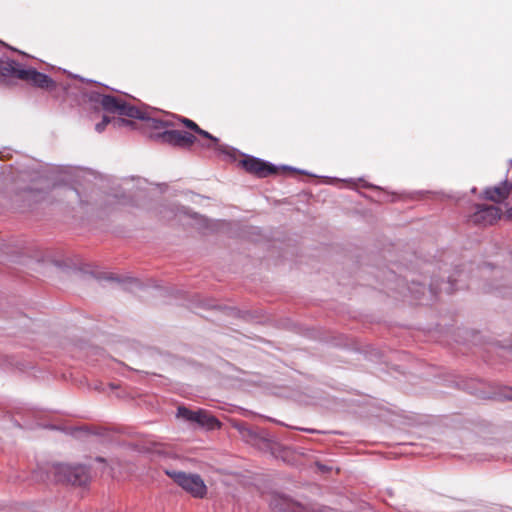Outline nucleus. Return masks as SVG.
<instances>
[{"label":"nucleus","instance_id":"9b49d317","mask_svg":"<svg viewBox=\"0 0 512 512\" xmlns=\"http://www.w3.org/2000/svg\"><path fill=\"white\" fill-rule=\"evenodd\" d=\"M237 428L240 431V433L243 435V437H250L251 439L256 438V434L250 428H247L243 425H239V426H237Z\"/></svg>","mask_w":512,"mask_h":512},{"label":"nucleus","instance_id":"f03ea898","mask_svg":"<svg viewBox=\"0 0 512 512\" xmlns=\"http://www.w3.org/2000/svg\"><path fill=\"white\" fill-rule=\"evenodd\" d=\"M54 479L73 486H85L91 479L90 469L82 464L56 463L51 468Z\"/></svg>","mask_w":512,"mask_h":512},{"label":"nucleus","instance_id":"f8f14e48","mask_svg":"<svg viewBox=\"0 0 512 512\" xmlns=\"http://www.w3.org/2000/svg\"><path fill=\"white\" fill-rule=\"evenodd\" d=\"M322 512H332L330 508H324Z\"/></svg>","mask_w":512,"mask_h":512},{"label":"nucleus","instance_id":"0eeeda50","mask_svg":"<svg viewBox=\"0 0 512 512\" xmlns=\"http://www.w3.org/2000/svg\"><path fill=\"white\" fill-rule=\"evenodd\" d=\"M19 75L20 80H24L35 87L41 89H52L56 86V83L48 75L38 72L35 69H26L21 71Z\"/></svg>","mask_w":512,"mask_h":512},{"label":"nucleus","instance_id":"423d86ee","mask_svg":"<svg viewBox=\"0 0 512 512\" xmlns=\"http://www.w3.org/2000/svg\"><path fill=\"white\" fill-rule=\"evenodd\" d=\"M501 216V210L494 205H476V210L470 216V221L477 225H492Z\"/></svg>","mask_w":512,"mask_h":512},{"label":"nucleus","instance_id":"39448f33","mask_svg":"<svg viewBox=\"0 0 512 512\" xmlns=\"http://www.w3.org/2000/svg\"><path fill=\"white\" fill-rule=\"evenodd\" d=\"M239 164L245 171L260 178L277 173V168L274 165L252 156H246L240 160Z\"/></svg>","mask_w":512,"mask_h":512},{"label":"nucleus","instance_id":"9d476101","mask_svg":"<svg viewBox=\"0 0 512 512\" xmlns=\"http://www.w3.org/2000/svg\"><path fill=\"white\" fill-rule=\"evenodd\" d=\"M25 70L20 68L19 64L15 61L0 62V74L2 76H11L19 79L20 72Z\"/></svg>","mask_w":512,"mask_h":512},{"label":"nucleus","instance_id":"1a4fd4ad","mask_svg":"<svg viewBox=\"0 0 512 512\" xmlns=\"http://www.w3.org/2000/svg\"><path fill=\"white\" fill-rule=\"evenodd\" d=\"M511 190L512 185L504 182L499 186L486 189L485 197L490 201L501 203L509 197Z\"/></svg>","mask_w":512,"mask_h":512},{"label":"nucleus","instance_id":"6e6552de","mask_svg":"<svg viewBox=\"0 0 512 512\" xmlns=\"http://www.w3.org/2000/svg\"><path fill=\"white\" fill-rule=\"evenodd\" d=\"M111 124L113 128L120 129L124 127H128L131 129L135 128V122L132 120H126L121 117H109L103 116L101 122L97 123L95 129L97 132L101 133L105 130L106 126Z\"/></svg>","mask_w":512,"mask_h":512},{"label":"nucleus","instance_id":"7ed1b4c3","mask_svg":"<svg viewBox=\"0 0 512 512\" xmlns=\"http://www.w3.org/2000/svg\"><path fill=\"white\" fill-rule=\"evenodd\" d=\"M166 474L192 497L202 499L207 495V486L200 475L176 470H166Z\"/></svg>","mask_w":512,"mask_h":512},{"label":"nucleus","instance_id":"f257e3e1","mask_svg":"<svg viewBox=\"0 0 512 512\" xmlns=\"http://www.w3.org/2000/svg\"><path fill=\"white\" fill-rule=\"evenodd\" d=\"M97 101L107 112L142 120L143 128L150 131L149 137L155 142L178 149L190 150L196 143L197 138L191 132L176 129L175 127L178 123L209 141L207 144H202L204 147L213 148L216 147L219 142L218 138L201 129L199 125L191 119L182 116H173L174 120L156 119L148 116L146 112L139 108L111 95H99Z\"/></svg>","mask_w":512,"mask_h":512},{"label":"nucleus","instance_id":"20e7f679","mask_svg":"<svg viewBox=\"0 0 512 512\" xmlns=\"http://www.w3.org/2000/svg\"><path fill=\"white\" fill-rule=\"evenodd\" d=\"M178 416L186 420L196 422L210 430L220 428V421L205 410L192 411L185 407L178 408Z\"/></svg>","mask_w":512,"mask_h":512}]
</instances>
